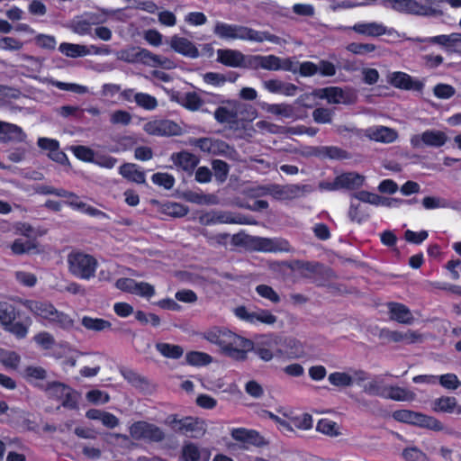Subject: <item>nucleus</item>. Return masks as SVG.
<instances>
[{"label": "nucleus", "mask_w": 461, "mask_h": 461, "mask_svg": "<svg viewBox=\"0 0 461 461\" xmlns=\"http://www.w3.org/2000/svg\"><path fill=\"white\" fill-rule=\"evenodd\" d=\"M210 343L217 345L221 353L234 360L244 361L253 348V341L225 328L213 327L203 334Z\"/></svg>", "instance_id": "f257e3e1"}, {"label": "nucleus", "mask_w": 461, "mask_h": 461, "mask_svg": "<svg viewBox=\"0 0 461 461\" xmlns=\"http://www.w3.org/2000/svg\"><path fill=\"white\" fill-rule=\"evenodd\" d=\"M18 302L37 319L45 320L65 330H69L74 326L73 319L68 314L58 311L49 301L19 299Z\"/></svg>", "instance_id": "f03ea898"}, {"label": "nucleus", "mask_w": 461, "mask_h": 461, "mask_svg": "<svg viewBox=\"0 0 461 461\" xmlns=\"http://www.w3.org/2000/svg\"><path fill=\"white\" fill-rule=\"evenodd\" d=\"M213 33L220 39L227 41L241 40L255 42L267 41L276 42L278 39L277 36L268 32H260L247 26L230 24L223 22H217L215 23Z\"/></svg>", "instance_id": "7ed1b4c3"}, {"label": "nucleus", "mask_w": 461, "mask_h": 461, "mask_svg": "<svg viewBox=\"0 0 461 461\" xmlns=\"http://www.w3.org/2000/svg\"><path fill=\"white\" fill-rule=\"evenodd\" d=\"M234 245H243L252 250L265 253L291 252L289 241L283 238H264L250 235L234 234L231 238Z\"/></svg>", "instance_id": "20e7f679"}, {"label": "nucleus", "mask_w": 461, "mask_h": 461, "mask_svg": "<svg viewBox=\"0 0 461 461\" xmlns=\"http://www.w3.org/2000/svg\"><path fill=\"white\" fill-rule=\"evenodd\" d=\"M69 272L76 277L89 280L95 276L98 262L92 255L73 250L68 256Z\"/></svg>", "instance_id": "39448f33"}, {"label": "nucleus", "mask_w": 461, "mask_h": 461, "mask_svg": "<svg viewBox=\"0 0 461 461\" xmlns=\"http://www.w3.org/2000/svg\"><path fill=\"white\" fill-rule=\"evenodd\" d=\"M392 416L399 422L429 429L433 431H441L444 429L443 423L437 418L411 410H396Z\"/></svg>", "instance_id": "423d86ee"}, {"label": "nucleus", "mask_w": 461, "mask_h": 461, "mask_svg": "<svg viewBox=\"0 0 461 461\" xmlns=\"http://www.w3.org/2000/svg\"><path fill=\"white\" fill-rule=\"evenodd\" d=\"M41 389L45 391L50 397L60 401L64 408L68 410H77L78 408L79 394L69 385L53 381L47 383L45 386H41Z\"/></svg>", "instance_id": "0eeeda50"}, {"label": "nucleus", "mask_w": 461, "mask_h": 461, "mask_svg": "<svg viewBox=\"0 0 461 461\" xmlns=\"http://www.w3.org/2000/svg\"><path fill=\"white\" fill-rule=\"evenodd\" d=\"M365 182V177L357 172H345L337 176L333 181L321 182L320 186L327 191L339 189L356 190L360 188Z\"/></svg>", "instance_id": "6e6552de"}, {"label": "nucleus", "mask_w": 461, "mask_h": 461, "mask_svg": "<svg viewBox=\"0 0 461 461\" xmlns=\"http://www.w3.org/2000/svg\"><path fill=\"white\" fill-rule=\"evenodd\" d=\"M447 141V134L438 130H426L420 134L412 135L410 140L411 146L416 149L425 147L438 149L443 147Z\"/></svg>", "instance_id": "1a4fd4ad"}, {"label": "nucleus", "mask_w": 461, "mask_h": 461, "mask_svg": "<svg viewBox=\"0 0 461 461\" xmlns=\"http://www.w3.org/2000/svg\"><path fill=\"white\" fill-rule=\"evenodd\" d=\"M54 195L63 198H71V200L67 201L66 203L74 210L79 211L92 217L107 218V214L105 212L80 201L79 197L73 192H69L63 188H56Z\"/></svg>", "instance_id": "9d476101"}, {"label": "nucleus", "mask_w": 461, "mask_h": 461, "mask_svg": "<svg viewBox=\"0 0 461 461\" xmlns=\"http://www.w3.org/2000/svg\"><path fill=\"white\" fill-rule=\"evenodd\" d=\"M231 438L244 445V448L249 446L261 447L267 444L265 438L256 429L247 428H233L230 430Z\"/></svg>", "instance_id": "9b49d317"}, {"label": "nucleus", "mask_w": 461, "mask_h": 461, "mask_svg": "<svg viewBox=\"0 0 461 461\" xmlns=\"http://www.w3.org/2000/svg\"><path fill=\"white\" fill-rule=\"evenodd\" d=\"M251 350L265 362L272 360L274 357H281L283 355L282 349L278 348L276 337H264L260 342H258L256 345L253 344Z\"/></svg>", "instance_id": "f8f14e48"}, {"label": "nucleus", "mask_w": 461, "mask_h": 461, "mask_svg": "<svg viewBox=\"0 0 461 461\" xmlns=\"http://www.w3.org/2000/svg\"><path fill=\"white\" fill-rule=\"evenodd\" d=\"M387 81L393 87L402 90L421 92L424 87L421 81L414 80L409 74L402 71H395L389 74Z\"/></svg>", "instance_id": "ddd939ff"}, {"label": "nucleus", "mask_w": 461, "mask_h": 461, "mask_svg": "<svg viewBox=\"0 0 461 461\" xmlns=\"http://www.w3.org/2000/svg\"><path fill=\"white\" fill-rule=\"evenodd\" d=\"M145 131L150 135L174 136L178 135L180 127L171 120H155L145 124Z\"/></svg>", "instance_id": "4468645a"}, {"label": "nucleus", "mask_w": 461, "mask_h": 461, "mask_svg": "<svg viewBox=\"0 0 461 461\" xmlns=\"http://www.w3.org/2000/svg\"><path fill=\"white\" fill-rule=\"evenodd\" d=\"M245 110L246 105L240 103H235L230 109L225 106H218L214 111V119L219 123L236 125L241 119L240 115L242 114Z\"/></svg>", "instance_id": "2eb2a0df"}, {"label": "nucleus", "mask_w": 461, "mask_h": 461, "mask_svg": "<svg viewBox=\"0 0 461 461\" xmlns=\"http://www.w3.org/2000/svg\"><path fill=\"white\" fill-rule=\"evenodd\" d=\"M174 165L183 171L192 174L200 162V158L189 151L182 150L171 155Z\"/></svg>", "instance_id": "dca6fc26"}, {"label": "nucleus", "mask_w": 461, "mask_h": 461, "mask_svg": "<svg viewBox=\"0 0 461 461\" xmlns=\"http://www.w3.org/2000/svg\"><path fill=\"white\" fill-rule=\"evenodd\" d=\"M124 60L130 63L140 62L145 65H158L160 64L159 56L153 54L147 49L144 48H133L131 51L123 52Z\"/></svg>", "instance_id": "f3484780"}, {"label": "nucleus", "mask_w": 461, "mask_h": 461, "mask_svg": "<svg viewBox=\"0 0 461 461\" xmlns=\"http://www.w3.org/2000/svg\"><path fill=\"white\" fill-rule=\"evenodd\" d=\"M431 409L438 413L461 415V404H458L455 396L442 395L436 398L431 403Z\"/></svg>", "instance_id": "a211bd4d"}, {"label": "nucleus", "mask_w": 461, "mask_h": 461, "mask_svg": "<svg viewBox=\"0 0 461 461\" xmlns=\"http://www.w3.org/2000/svg\"><path fill=\"white\" fill-rule=\"evenodd\" d=\"M170 47L174 51L185 57L195 59L199 56L196 46L185 37L173 36L170 41Z\"/></svg>", "instance_id": "6ab92c4d"}, {"label": "nucleus", "mask_w": 461, "mask_h": 461, "mask_svg": "<svg viewBox=\"0 0 461 461\" xmlns=\"http://www.w3.org/2000/svg\"><path fill=\"white\" fill-rule=\"evenodd\" d=\"M387 307L392 320L403 324L411 323L413 317L406 305L400 303L390 302Z\"/></svg>", "instance_id": "aec40b11"}, {"label": "nucleus", "mask_w": 461, "mask_h": 461, "mask_svg": "<svg viewBox=\"0 0 461 461\" xmlns=\"http://www.w3.org/2000/svg\"><path fill=\"white\" fill-rule=\"evenodd\" d=\"M217 56V60L225 66L231 68L243 67L244 55L239 50H218Z\"/></svg>", "instance_id": "412c9836"}, {"label": "nucleus", "mask_w": 461, "mask_h": 461, "mask_svg": "<svg viewBox=\"0 0 461 461\" xmlns=\"http://www.w3.org/2000/svg\"><path fill=\"white\" fill-rule=\"evenodd\" d=\"M250 66L267 70H281V59L275 55L253 56L249 61Z\"/></svg>", "instance_id": "4be33fe9"}, {"label": "nucleus", "mask_w": 461, "mask_h": 461, "mask_svg": "<svg viewBox=\"0 0 461 461\" xmlns=\"http://www.w3.org/2000/svg\"><path fill=\"white\" fill-rule=\"evenodd\" d=\"M119 173L128 181L136 184L146 182L145 172L140 170L139 166L133 163H124L119 167Z\"/></svg>", "instance_id": "5701e85b"}, {"label": "nucleus", "mask_w": 461, "mask_h": 461, "mask_svg": "<svg viewBox=\"0 0 461 461\" xmlns=\"http://www.w3.org/2000/svg\"><path fill=\"white\" fill-rule=\"evenodd\" d=\"M393 6L399 12H404L411 14H427V7L416 0H393Z\"/></svg>", "instance_id": "b1692460"}, {"label": "nucleus", "mask_w": 461, "mask_h": 461, "mask_svg": "<svg viewBox=\"0 0 461 461\" xmlns=\"http://www.w3.org/2000/svg\"><path fill=\"white\" fill-rule=\"evenodd\" d=\"M352 30L361 35L369 37H378L385 34L386 28L382 23H357L354 24Z\"/></svg>", "instance_id": "393cba45"}, {"label": "nucleus", "mask_w": 461, "mask_h": 461, "mask_svg": "<svg viewBox=\"0 0 461 461\" xmlns=\"http://www.w3.org/2000/svg\"><path fill=\"white\" fill-rule=\"evenodd\" d=\"M22 375L26 382L40 389L41 386H45L44 384H38L39 381H43L47 378V371L45 368L39 366H27L24 367Z\"/></svg>", "instance_id": "a878e982"}, {"label": "nucleus", "mask_w": 461, "mask_h": 461, "mask_svg": "<svg viewBox=\"0 0 461 461\" xmlns=\"http://www.w3.org/2000/svg\"><path fill=\"white\" fill-rule=\"evenodd\" d=\"M32 323V319L26 316L22 321H11L10 324L5 326V330L15 336L16 339H21L27 336Z\"/></svg>", "instance_id": "bb28decb"}, {"label": "nucleus", "mask_w": 461, "mask_h": 461, "mask_svg": "<svg viewBox=\"0 0 461 461\" xmlns=\"http://www.w3.org/2000/svg\"><path fill=\"white\" fill-rule=\"evenodd\" d=\"M369 137L371 140L377 142L392 143L398 138V133L392 128L379 126L372 130Z\"/></svg>", "instance_id": "cd10ccee"}, {"label": "nucleus", "mask_w": 461, "mask_h": 461, "mask_svg": "<svg viewBox=\"0 0 461 461\" xmlns=\"http://www.w3.org/2000/svg\"><path fill=\"white\" fill-rule=\"evenodd\" d=\"M82 325L88 330L96 332L104 331L105 330H112V323L102 318H93L90 316H84L81 321Z\"/></svg>", "instance_id": "c85d7f7f"}, {"label": "nucleus", "mask_w": 461, "mask_h": 461, "mask_svg": "<svg viewBox=\"0 0 461 461\" xmlns=\"http://www.w3.org/2000/svg\"><path fill=\"white\" fill-rule=\"evenodd\" d=\"M156 349L163 357L171 359H179L184 354V349L181 346L166 342L157 343Z\"/></svg>", "instance_id": "c756f323"}, {"label": "nucleus", "mask_w": 461, "mask_h": 461, "mask_svg": "<svg viewBox=\"0 0 461 461\" xmlns=\"http://www.w3.org/2000/svg\"><path fill=\"white\" fill-rule=\"evenodd\" d=\"M177 103L189 111H197L203 104L202 97L195 92H187L181 98L177 99Z\"/></svg>", "instance_id": "7c9ffc66"}, {"label": "nucleus", "mask_w": 461, "mask_h": 461, "mask_svg": "<svg viewBox=\"0 0 461 461\" xmlns=\"http://www.w3.org/2000/svg\"><path fill=\"white\" fill-rule=\"evenodd\" d=\"M59 50L70 58L85 57L91 54L87 46L67 42L60 44Z\"/></svg>", "instance_id": "2f4dec72"}, {"label": "nucleus", "mask_w": 461, "mask_h": 461, "mask_svg": "<svg viewBox=\"0 0 461 461\" xmlns=\"http://www.w3.org/2000/svg\"><path fill=\"white\" fill-rule=\"evenodd\" d=\"M414 397V393L405 388L397 386V385H390L386 387V393L384 399H391L393 401H410Z\"/></svg>", "instance_id": "473e14b6"}, {"label": "nucleus", "mask_w": 461, "mask_h": 461, "mask_svg": "<svg viewBox=\"0 0 461 461\" xmlns=\"http://www.w3.org/2000/svg\"><path fill=\"white\" fill-rule=\"evenodd\" d=\"M345 151L335 146H325V147H317L314 148L312 151V155L320 158H329L331 159H339L344 158Z\"/></svg>", "instance_id": "72a5a7b5"}, {"label": "nucleus", "mask_w": 461, "mask_h": 461, "mask_svg": "<svg viewBox=\"0 0 461 461\" xmlns=\"http://www.w3.org/2000/svg\"><path fill=\"white\" fill-rule=\"evenodd\" d=\"M19 315L20 312L16 311L13 304L7 302H0V323L4 327L10 324L11 321H15Z\"/></svg>", "instance_id": "f704fd0d"}, {"label": "nucleus", "mask_w": 461, "mask_h": 461, "mask_svg": "<svg viewBox=\"0 0 461 461\" xmlns=\"http://www.w3.org/2000/svg\"><path fill=\"white\" fill-rule=\"evenodd\" d=\"M185 361L190 366H202L210 364L212 357L200 351H189L185 355Z\"/></svg>", "instance_id": "c9c22d12"}, {"label": "nucleus", "mask_w": 461, "mask_h": 461, "mask_svg": "<svg viewBox=\"0 0 461 461\" xmlns=\"http://www.w3.org/2000/svg\"><path fill=\"white\" fill-rule=\"evenodd\" d=\"M316 430L330 437L339 435L338 424L329 419H321L317 423Z\"/></svg>", "instance_id": "e433bc0d"}, {"label": "nucleus", "mask_w": 461, "mask_h": 461, "mask_svg": "<svg viewBox=\"0 0 461 461\" xmlns=\"http://www.w3.org/2000/svg\"><path fill=\"white\" fill-rule=\"evenodd\" d=\"M438 384L445 389L455 391L461 386V381L457 375L454 373H447L438 376H436Z\"/></svg>", "instance_id": "4c0bfd02"}, {"label": "nucleus", "mask_w": 461, "mask_h": 461, "mask_svg": "<svg viewBox=\"0 0 461 461\" xmlns=\"http://www.w3.org/2000/svg\"><path fill=\"white\" fill-rule=\"evenodd\" d=\"M181 458L183 461H200L201 451L194 443L187 442L182 447Z\"/></svg>", "instance_id": "58836bf2"}, {"label": "nucleus", "mask_w": 461, "mask_h": 461, "mask_svg": "<svg viewBox=\"0 0 461 461\" xmlns=\"http://www.w3.org/2000/svg\"><path fill=\"white\" fill-rule=\"evenodd\" d=\"M328 379L335 386L348 387L353 384V377L345 372H333L330 374Z\"/></svg>", "instance_id": "ea45409f"}, {"label": "nucleus", "mask_w": 461, "mask_h": 461, "mask_svg": "<svg viewBox=\"0 0 461 461\" xmlns=\"http://www.w3.org/2000/svg\"><path fill=\"white\" fill-rule=\"evenodd\" d=\"M35 248L36 246L32 240L23 239H16L11 245L12 252L15 255L28 254Z\"/></svg>", "instance_id": "a19ab883"}, {"label": "nucleus", "mask_w": 461, "mask_h": 461, "mask_svg": "<svg viewBox=\"0 0 461 461\" xmlns=\"http://www.w3.org/2000/svg\"><path fill=\"white\" fill-rule=\"evenodd\" d=\"M321 97L327 99L330 104H339L344 97V91L339 86H328L321 89Z\"/></svg>", "instance_id": "79ce46f5"}, {"label": "nucleus", "mask_w": 461, "mask_h": 461, "mask_svg": "<svg viewBox=\"0 0 461 461\" xmlns=\"http://www.w3.org/2000/svg\"><path fill=\"white\" fill-rule=\"evenodd\" d=\"M348 217L351 221L362 223L368 220L369 214L361 206L360 203H357V204L351 203L349 206V209H348Z\"/></svg>", "instance_id": "37998d69"}, {"label": "nucleus", "mask_w": 461, "mask_h": 461, "mask_svg": "<svg viewBox=\"0 0 461 461\" xmlns=\"http://www.w3.org/2000/svg\"><path fill=\"white\" fill-rule=\"evenodd\" d=\"M134 100L140 107H142L146 110L151 111L158 106V101L156 97L146 93L135 94Z\"/></svg>", "instance_id": "c03bdc74"}, {"label": "nucleus", "mask_w": 461, "mask_h": 461, "mask_svg": "<svg viewBox=\"0 0 461 461\" xmlns=\"http://www.w3.org/2000/svg\"><path fill=\"white\" fill-rule=\"evenodd\" d=\"M75 157L84 162L94 163L96 154L95 151L86 146L78 145L73 148Z\"/></svg>", "instance_id": "a18cd8bd"}, {"label": "nucleus", "mask_w": 461, "mask_h": 461, "mask_svg": "<svg viewBox=\"0 0 461 461\" xmlns=\"http://www.w3.org/2000/svg\"><path fill=\"white\" fill-rule=\"evenodd\" d=\"M212 167L215 178L219 182H224L227 179L230 171L228 163L221 159H214L212 162Z\"/></svg>", "instance_id": "49530a36"}, {"label": "nucleus", "mask_w": 461, "mask_h": 461, "mask_svg": "<svg viewBox=\"0 0 461 461\" xmlns=\"http://www.w3.org/2000/svg\"><path fill=\"white\" fill-rule=\"evenodd\" d=\"M151 179L155 185L163 186L167 190H170L175 185V177L168 173H155Z\"/></svg>", "instance_id": "de8ad7c7"}, {"label": "nucleus", "mask_w": 461, "mask_h": 461, "mask_svg": "<svg viewBox=\"0 0 461 461\" xmlns=\"http://www.w3.org/2000/svg\"><path fill=\"white\" fill-rule=\"evenodd\" d=\"M405 461H427V455L417 447H405L402 452Z\"/></svg>", "instance_id": "09e8293b"}, {"label": "nucleus", "mask_w": 461, "mask_h": 461, "mask_svg": "<svg viewBox=\"0 0 461 461\" xmlns=\"http://www.w3.org/2000/svg\"><path fill=\"white\" fill-rule=\"evenodd\" d=\"M433 94L439 99H449L456 94L454 86L448 84L438 83L433 87Z\"/></svg>", "instance_id": "8fccbe9b"}, {"label": "nucleus", "mask_w": 461, "mask_h": 461, "mask_svg": "<svg viewBox=\"0 0 461 461\" xmlns=\"http://www.w3.org/2000/svg\"><path fill=\"white\" fill-rule=\"evenodd\" d=\"M347 50L355 55H365L375 50V45L372 43L351 42L346 47Z\"/></svg>", "instance_id": "3c124183"}, {"label": "nucleus", "mask_w": 461, "mask_h": 461, "mask_svg": "<svg viewBox=\"0 0 461 461\" xmlns=\"http://www.w3.org/2000/svg\"><path fill=\"white\" fill-rule=\"evenodd\" d=\"M165 438V433L163 430L155 424L149 423L146 428L144 439H148L152 442H160Z\"/></svg>", "instance_id": "603ef678"}, {"label": "nucleus", "mask_w": 461, "mask_h": 461, "mask_svg": "<svg viewBox=\"0 0 461 461\" xmlns=\"http://www.w3.org/2000/svg\"><path fill=\"white\" fill-rule=\"evenodd\" d=\"M360 202L370 203L372 205H380V195L369 191L361 190L353 194Z\"/></svg>", "instance_id": "864d4df0"}, {"label": "nucleus", "mask_w": 461, "mask_h": 461, "mask_svg": "<svg viewBox=\"0 0 461 461\" xmlns=\"http://www.w3.org/2000/svg\"><path fill=\"white\" fill-rule=\"evenodd\" d=\"M332 111L324 107H318L312 112V118L316 123H330L332 122Z\"/></svg>", "instance_id": "5fc2aeb1"}, {"label": "nucleus", "mask_w": 461, "mask_h": 461, "mask_svg": "<svg viewBox=\"0 0 461 461\" xmlns=\"http://www.w3.org/2000/svg\"><path fill=\"white\" fill-rule=\"evenodd\" d=\"M256 292L263 298L269 300L274 303L280 302V296L278 294L267 285H258L256 287Z\"/></svg>", "instance_id": "6e6d98bb"}, {"label": "nucleus", "mask_w": 461, "mask_h": 461, "mask_svg": "<svg viewBox=\"0 0 461 461\" xmlns=\"http://www.w3.org/2000/svg\"><path fill=\"white\" fill-rule=\"evenodd\" d=\"M86 400L94 404L107 403L110 401V396L107 393L99 389H93L86 393Z\"/></svg>", "instance_id": "4d7b16f0"}, {"label": "nucleus", "mask_w": 461, "mask_h": 461, "mask_svg": "<svg viewBox=\"0 0 461 461\" xmlns=\"http://www.w3.org/2000/svg\"><path fill=\"white\" fill-rule=\"evenodd\" d=\"M382 381L372 380L364 385V392L369 395L384 398L386 387L381 386Z\"/></svg>", "instance_id": "13d9d810"}, {"label": "nucleus", "mask_w": 461, "mask_h": 461, "mask_svg": "<svg viewBox=\"0 0 461 461\" xmlns=\"http://www.w3.org/2000/svg\"><path fill=\"white\" fill-rule=\"evenodd\" d=\"M276 321V317L268 310H259L258 312H253V322L252 324H256L258 322L265 323V324H274Z\"/></svg>", "instance_id": "bf43d9fd"}, {"label": "nucleus", "mask_w": 461, "mask_h": 461, "mask_svg": "<svg viewBox=\"0 0 461 461\" xmlns=\"http://www.w3.org/2000/svg\"><path fill=\"white\" fill-rule=\"evenodd\" d=\"M429 237V233L427 230H420L419 232L413 231L411 230H407L404 232V239L407 242L420 245Z\"/></svg>", "instance_id": "052dcab7"}, {"label": "nucleus", "mask_w": 461, "mask_h": 461, "mask_svg": "<svg viewBox=\"0 0 461 461\" xmlns=\"http://www.w3.org/2000/svg\"><path fill=\"white\" fill-rule=\"evenodd\" d=\"M295 265L297 267V269L300 270L303 276L308 277L309 276L306 274H303V272H307L311 275L317 274L319 272V268L321 267V265L318 262H310V261H301L296 260Z\"/></svg>", "instance_id": "680f3d73"}, {"label": "nucleus", "mask_w": 461, "mask_h": 461, "mask_svg": "<svg viewBox=\"0 0 461 461\" xmlns=\"http://www.w3.org/2000/svg\"><path fill=\"white\" fill-rule=\"evenodd\" d=\"M148 422L144 420H139L133 422L130 427V435L136 440L144 439L146 428Z\"/></svg>", "instance_id": "e2e57ef3"}, {"label": "nucleus", "mask_w": 461, "mask_h": 461, "mask_svg": "<svg viewBox=\"0 0 461 461\" xmlns=\"http://www.w3.org/2000/svg\"><path fill=\"white\" fill-rule=\"evenodd\" d=\"M114 285L120 291L133 294L137 281L129 277H121L116 280Z\"/></svg>", "instance_id": "0e129e2a"}, {"label": "nucleus", "mask_w": 461, "mask_h": 461, "mask_svg": "<svg viewBox=\"0 0 461 461\" xmlns=\"http://www.w3.org/2000/svg\"><path fill=\"white\" fill-rule=\"evenodd\" d=\"M35 342L44 349H50L55 344L54 337L47 332L41 331L34 336Z\"/></svg>", "instance_id": "69168bd1"}, {"label": "nucleus", "mask_w": 461, "mask_h": 461, "mask_svg": "<svg viewBox=\"0 0 461 461\" xmlns=\"http://www.w3.org/2000/svg\"><path fill=\"white\" fill-rule=\"evenodd\" d=\"M293 424L299 429L308 430L312 428V416L309 413H303L301 416L294 417Z\"/></svg>", "instance_id": "338daca9"}, {"label": "nucleus", "mask_w": 461, "mask_h": 461, "mask_svg": "<svg viewBox=\"0 0 461 461\" xmlns=\"http://www.w3.org/2000/svg\"><path fill=\"white\" fill-rule=\"evenodd\" d=\"M23 48V42L13 37H2L0 39V49L4 50H19Z\"/></svg>", "instance_id": "774afa93"}]
</instances>
